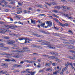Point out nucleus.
Segmentation results:
<instances>
[{
    "label": "nucleus",
    "instance_id": "obj_1",
    "mask_svg": "<svg viewBox=\"0 0 75 75\" xmlns=\"http://www.w3.org/2000/svg\"><path fill=\"white\" fill-rule=\"evenodd\" d=\"M38 22L39 23H40V26H41V27H43L44 28V25H45V23H42L41 22V21H40V20H39ZM46 24H47V26H45V28H47V27H51L52 26V22H51V21H47L46 22Z\"/></svg>",
    "mask_w": 75,
    "mask_h": 75
},
{
    "label": "nucleus",
    "instance_id": "obj_2",
    "mask_svg": "<svg viewBox=\"0 0 75 75\" xmlns=\"http://www.w3.org/2000/svg\"><path fill=\"white\" fill-rule=\"evenodd\" d=\"M39 42H42V43L41 44L42 45H49L48 47H49V48H52V49H55V47H52L51 45L49 44H50V42H48L45 41L44 40H40L39 41Z\"/></svg>",
    "mask_w": 75,
    "mask_h": 75
},
{
    "label": "nucleus",
    "instance_id": "obj_3",
    "mask_svg": "<svg viewBox=\"0 0 75 75\" xmlns=\"http://www.w3.org/2000/svg\"><path fill=\"white\" fill-rule=\"evenodd\" d=\"M1 30H0V33H2V34H4L5 32H8V30H6L5 29H1Z\"/></svg>",
    "mask_w": 75,
    "mask_h": 75
},
{
    "label": "nucleus",
    "instance_id": "obj_4",
    "mask_svg": "<svg viewBox=\"0 0 75 75\" xmlns=\"http://www.w3.org/2000/svg\"><path fill=\"white\" fill-rule=\"evenodd\" d=\"M15 41L11 40L9 41V42H7L6 44L10 45V44H14V43H15Z\"/></svg>",
    "mask_w": 75,
    "mask_h": 75
},
{
    "label": "nucleus",
    "instance_id": "obj_5",
    "mask_svg": "<svg viewBox=\"0 0 75 75\" xmlns=\"http://www.w3.org/2000/svg\"><path fill=\"white\" fill-rule=\"evenodd\" d=\"M6 27H9V28H11L12 29H13V30H16L15 28H14V26H10L9 25H6Z\"/></svg>",
    "mask_w": 75,
    "mask_h": 75
},
{
    "label": "nucleus",
    "instance_id": "obj_6",
    "mask_svg": "<svg viewBox=\"0 0 75 75\" xmlns=\"http://www.w3.org/2000/svg\"><path fill=\"white\" fill-rule=\"evenodd\" d=\"M67 65H71L72 69H74V67H73V65H73L72 64L69 63V62H67Z\"/></svg>",
    "mask_w": 75,
    "mask_h": 75
},
{
    "label": "nucleus",
    "instance_id": "obj_7",
    "mask_svg": "<svg viewBox=\"0 0 75 75\" xmlns=\"http://www.w3.org/2000/svg\"><path fill=\"white\" fill-rule=\"evenodd\" d=\"M25 51V50L23 51H19L18 50H13V52H24Z\"/></svg>",
    "mask_w": 75,
    "mask_h": 75
},
{
    "label": "nucleus",
    "instance_id": "obj_8",
    "mask_svg": "<svg viewBox=\"0 0 75 75\" xmlns=\"http://www.w3.org/2000/svg\"><path fill=\"white\" fill-rule=\"evenodd\" d=\"M34 35H35V36H37V37H41L42 38V37H44V36L42 35H39L37 34H35Z\"/></svg>",
    "mask_w": 75,
    "mask_h": 75
},
{
    "label": "nucleus",
    "instance_id": "obj_9",
    "mask_svg": "<svg viewBox=\"0 0 75 75\" xmlns=\"http://www.w3.org/2000/svg\"><path fill=\"white\" fill-rule=\"evenodd\" d=\"M31 21V23L32 24H35V20H33L31 19H30Z\"/></svg>",
    "mask_w": 75,
    "mask_h": 75
},
{
    "label": "nucleus",
    "instance_id": "obj_10",
    "mask_svg": "<svg viewBox=\"0 0 75 75\" xmlns=\"http://www.w3.org/2000/svg\"><path fill=\"white\" fill-rule=\"evenodd\" d=\"M40 32H41V33H43V34H47L48 33H47V32L44 31L43 30H40Z\"/></svg>",
    "mask_w": 75,
    "mask_h": 75
},
{
    "label": "nucleus",
    "instance_id": "obj_11",
    "mask_svg": "<svg viewBox=\"0 0 75 75\" xmlns=\"http://www.w3.org/2000/svg\"><path fill=\"white\" fill-rule=\"evenodd\" d=\"M52 11L53 13H58V11L56 10H52Z\"/></svg>",
    "mask_w": 75,
    "mask_h": 75
},
{
    "label": "nucleus",
    "instance_id": "obj_12",
    "mask_svg": "<svg viewBox=\"0 0 75 75\" xmlns=\"http://www.w3.org/2000/svg\"><path fill=\"white\" fill-rule=\"evenodd\" d=\"M5 44L2 43H0V47H3L5 45Z\"/></svg>",
    "mask_w": 75,
    "mask_h": 75
},
{
    "label": "nucleus",
    "instance_id": "obj_13",
    "mask_svg": "<svg viewBox=\"0 0 75 75\" xmlns=\"http://www.w3.org/2000/svg\"><path fill=\"white\" fill-rule=\"evenodd\" d=\"M50 63H45V66L46 67H47V66H48V67H50Z\"/></svg>",
    "mask_w": 75,
    "mask_h": 75
},
{
    "label": "nucleus",
    "instance_id": "obj_14",
    "mask_svg": "<svg viewBox=\"0 0 75 75\" xmlns=\"http://www.w3.org/2000/svg\"><path fill=\"white\" fill-rule=\"evenodd\" d=\"M2 65L5 68L7 67V64H3Z\"/></svg>",
    "mask_w": 75,
    "mask_h": 75
},
{
    "label": "nucleus",
    "instance_id": "obj_15",
    "mask_svg": "<svg viewBox=\"0 0 75 75\" xmlns=\"http://www.w3.org/2000/svg\"><path fill=\"white\" fill-rule=\"evenodd\" d=\"M52 16H54V17H56V18H59V16H57V15L54 14H52Z\"/></svg>",
    "mask_w": 75,
    "mask_h": 75
},
{
    "label": "nucleus",
    "instance_id": "obj_16",
    "mask_svg": "<svg viewBox=\"0 0 75 75\" xmlns=\"http://www.w3.org/2000/svg\"><path fill=\"white\" fill-rule=\"evenodd\" d=\"M54 20L55 21H56V22H57V23H58L59 22V21L57 19L54 18Z\"/></svg>",
    "mask_w": 75,
    "mask_h": 75
},
{
    "label": "nucleus",
    "instance_id": "obj_17",
    "mask_svg": "<svg viewBox=\"0 0 75 75\" xmlns=\"http://www.w3.org/2000/svg\"><path fill=\"white\" fill-rule=\"evenodd\" d=\"M64 71H65V69L63 68L62 70V72L60 73L61 75H62L63 74V72H64Z\"/></svg>",
    "mask_w": 75,
    "mask_h": 75
},
{
    "label": "nucleus",
    "instance_id": "obj_18",
    "mask_svg": "<svg viewBox=\"0 0 75 75\" xmlns=\"http://www.w3.org/2000/svg\"><path fill=\"white\" fill-rule=\"evenodd\" d=\"M58 23L59 24V25H61V26H62V27H64V24H62V23H60V22H59Z\"/></svg>",
    "mask_w": 75,
    "mask_h": 75
},
{
    "label": "nucleus",
    "instance_id": "obj_19",
    "mask_svg": "<svg viewBox=\"0 0 75 75\" xmlns=\"http://www.w3.org/2000/svg\"><path fill=\"white\" fill-rule=\"evenodd\" d=\"M19 40H20V41H22V40H25V38H20L18 39Z\"/></svg>",
    "mask_w": 75,
    "mask_h": 75
},
{
    "label": "nucleus",
    "instance_id": "obj_20",
    "mask_svg": "<svg viewBox=\"0 0 75 75\" xmlns=\"http://www.w3.org/2000/svg\"><path fill=\"white\" fill-rule=\"evenodd\" d=\"M2 55H8L9 54H7L6 53L3 52L2 53Z\"/></svg>",
    "mask_w": 75,
    "mask_h": 75
},
{
    "label": "nucleus",
    "instance_id": "obj_21",
    "mask_svg": "<svg viewBox=\"0 0 75 75\" xmlns=\"http://www.w3.org/2000/svg\"><path fill=\"white\" fill-rule=\"evenodd\" d=\"M5 61H7L8 62H10L11 61V60L9 59H6L4 60Z\"/></svg>",
    "mask_w": 75,
    "mask_h": 75
},
{
    "label": "nucleus",
    "instance_id": "obj_22",
    "mask_svg": "<svg viewBox=\"0 0 75 75\" xmlns=\"http://www.w3.org/2000/svg\"><path fill=\"white\" fill-rule=\"evenodd\" d=\"M3 38L6 39H9V37H4V38Z\"/></svg>",
    "mask_w": 75,
    "mask_h": 75
},
{
    "label": "nucleus",
    "instance_id": "obj_23",
    "mask_svg": "<svg viewBox=\"0 0 75 75\" xmlns=\"http://www.w3.org/2000/svg\"><path fill=\"white\" fill-rule=\"evenodd\" d=\"M64 26H66V27H68V24L67 23H66L65 24H64Z\"/></svg>",
    "mask_w": 75,
    "mask_h": 75
},
{
    "label": "nucleus",
    "instance_id": "obj_24",
    "mask_svg": "<svg viewBox=\"0 0 75 75\" xmlns=\"http://www.w3.org/2000/svg\"><path fill=\"white\" fill-rule=\"evenodd\" d=\"M34 61H29V63L30 64H33V63L34 62Z\"/></svg>",
    "mask_w": 75,
    "mask_h": 75
},
{
    "label": "nucleus",
    "instance_id": "obj_25",
    "mask_svg": "<svg viewBox=\"0 0 75 75\" xmlns=\"http://www.w3.org/2000/svg\"><path fill=\"white\" fill-rule=\"evenodd\" d=\"M16 37H20L21 36V35H18V34H15V36Z\"/></svg>",
    "mask_w": 75,
    "mask_h": 75
},
{
    "label": "nucleus",
    "instance_id": "obj_26",
    "mask_svg": "<svg viewBox=\"0 0 75 75\" xmlns=\"http://www.w3.org/2000/svg\"><path fill=\"white\" fill-rule=\"evenodd\" d=\"M68 18L70 19V20H73L74 19V18L72 17H68Z\"/></svg>",
    "mask_w": 75,
    "mask_h": 75
},
{
    "label": "nucleus",
    "instance_id": "obj_27",
    "mask_svg": "<svg viewBox=\"0 0 75 75\" xmlns=\"http://www.w3.org/2000/svg\"><path fill=\"white\" fill-rule=\"evenodd\" d=\"M72 46H70L69 45L68 46V48H69V49H71V48H72Z\"/></svg>",
    "mask_w": 75,
    "mask_h": 75
},
{
    "label": "nucleus",
    "instance_id": "obj_28",
    "mask_svg": "<svg viewBox=\"0 0 75 75\" xmlns=\"http://www.w3.org/2000/svg\"><path fill=\"white\" fill-rule=\"evenodd\" d=\"M63 6H58V9H59V8H62Z\"/></svg>",
    "mask_w": 75,
    "mask_h": 75
},
{
    "label": "nucleus",
    "instance_id": "obj_29",
    "mask_svg": "<svg viewBox=\"0 0 75 75\" xmlns=\"http://www.w3.org/2000/svg\"><path fill=\"white\" fill-rule=\"evenodd\" d=\"M13 57H14L15 58H19L20 57V56L18 55L17 56H14Z\"/></svg>",
    "mask_w": 75,
    "mask_h": 75
},
{
    "label": "nucleus",
    "instance_id": "obj_30",
    "mask_svg": "<svg viewBox=\"0 0 75 75\" xmlns=\"http://www.w3.org/2000/svg\"><path fill=\"white\" fill-rule=\"evenodd\" d=\"M38 7H40V8H42V5H38Z\"/></svg>",
    "mask_w": 75,
    "mask_h": 75
},
{
    "label": "nucleus",
    "instance_id": "obj_31",
    "mask_svg": "<svg viewBox=\"0 0 75 75\" xmlns=\"http://www.w3.org/2000/svg\"><path fill=\"white\" fill-rule=\"evenodd\" d=\"M54 8H55V9H58V6H55L54 7Z\"/></svg>",
    "mask_w": 75,
    "mask_h": 75
},
{
    "label": "nucleus",
    "instance_id": "obj_32",
    "mask_svg": "<svg viewBox=\"0 0 75 75\" xmlns=\"http://www.w3.org/2000/svg\"><path fill=\"white\" fill-rule=\"evenodd\" d=\"M64 17H68V14H64Z\"/></svg>",
    "mask_w": 75,
    "mask_h": 75
},
{
    "label": "nucleus",
    "instance_id": "obj_33",
    "mask_svg": "<svg viewBox=\"0 0 75 75\" xmlns=\"http://www.w3.org/2000/svg\"><path fill=\"white\" fill-rule=\"evenodd\" d=\"M26 40H27L28 41H32V40L31 39H28V38H27L26 39Z\"/></svg>",
    "mask_w": 75,
    "mask_h": 75
},
{
    "label": "nucleus",
    "instance_id": "obj_34",
    "mask_svg": "<svg viewBox=\"0 0 75 75\" xmlns=\"http://www.w3.org/2000/svg\"><path fill=\"white\" fill-rule=\"evenodd\" d=\"M71 48V49H72L73 50H75V47H74V46H72L71 48Z\"/></svg>",
    "mask_w": 75,
    "mask_h": 75
},
{
    "label": "nucleus",
    "instance_id": "obj_35",
    "mask_svg": "<svg viewBox=\"0 0 75 75\" xmlns=\"http://www.w3.org/2000/svg\"><path fill=\"white\" fill-rule=\"evenodd\" d=\"M4 3L5 4H7L8 3V2L5 1H4Z\"/></svg>",
    "mask_w": 75,
    "mask_h": 75
},
{
    "label": "nucleus",
    "instance_id": "obj_36",
    "mask_svg": "<svg viewBox=\"0 0 75 75\" xmlns=\"http://www.w3.org/2000/svg\"><path fill=\"white\" fill-rule=\"evenodd\" d=\"M23 49L24 50H28V47H23Z\"/></svg>",
    "mask_w": 75,
    "mask_h": 75
},
{
    "label": "nucleus",
    "instance_id": "obj_37",
    "mask_svg": "<svg viewBox=\"0 0 75 75\" xmlns=\"http://www.w3.org/2000/svg\"><path fill=\"white\" fill-rule=\"evenodd\" d=\"M57 64H55V63H52V65H53V66H55L56 65H57Z\"/></svg>",
    "mask_w": 75,
    "mask_h": 75
},
{
    "label": "nucleus",
    "instance_id": "obj_38",
    "mask_svg": "<svg viewBox=\"0 0 75 75\" xmlns=\"http://www.w3.org/2000/svg\"><path fill=\"white\" fill-rule=\"evenodd\" d=\"M18 4L19 6H22V4H21L20 3L18 2Z\"/></svg>",
    "mask_w": 75,
    "mask_h": 75
},
{
    "label": "nucleus",
    "instance_id": "obj_39",
    "mask_svg": "<svg viewBox=\"0 0 75 75\" xmlns=\"http://www.w3.org/2000/svg\"><path fill=\"white\" fill-rule=\"evenodd\" d=\"M70 52H72V53H74V54H75V51H70Z\"/></svg>",
    "mask_w": 75,
    "mask_h": 75
},
{
    "label": "nucleus",
    "instance_id": "obj_40",
    "mask_svg": "<svg viewBox=\"0 0 75 75\" xmlns=\"http://www.w3.org/2000/svg\"><path fill=\"white\" fill-rule=\"evenodd\" d=\"M69 58H70V59H74V58H73L72 57H69Z\"/></svg>",
    "mask_w": 75,
    "mask_h": 75
},
{
    "label": "nucleus",
    "instance_id": "obj_41",
    "mask_svg": "<svg viewBox=\"0 0 75 75\" xmlns=\"http://www.w3.org/2000/svg\"><path fill=\"white\" fill-rule=\"evenodd\" d=\"M3 49L4 50H7V49H8V48L7 47H4Z\"/></svg>",
    "mask_w": 75,
    "mask_h": 75
},
{
    "label": "nucleus",
    "instance_id": "obj_42",
    "mask_svg": "<svg viewBox=\"0 0 75 75\" xmlns=\"http://www.w3.org/2000/svg\"><path fill=\"white\" fill-rule=\"evenodd\" d=\"M50 58H51L52 59H54V57L50 56Z\"/></svg>",
    "mask_w": 75,
    "mask_h": 75
},
{
    "label": "nucleus",
    "instance_id": "obj_43",
    "mask_svg": "<svg viewBox=\"0 0 75 75\" xmlns=\"http://www.w3.org/2000/svg\"><path fill=\"white\" fill-rule=\"evenodd\" d=\"M9 35H13V36H15V34H14L13 33H12L11 34H9Z\"/></svg>",
    "mask_w": 75,
    "mask_h": 75
},
{
    "label": "nucleus",
    "instance_id": "obj_44",
    "mask_svg": "<svg viewBox=\"0 0 75 75\" xmlns=\"http://www.w3.org/2000/svg\"><path fill=\"white\" fill-rule=\"evenodd\" d=\"M53 74H54V75H56V74H57V71H56L55 72H53Z\"/></svg>",
    "mask_w": 75,
    "mask_h": 75
},
{
    "label": "nucleus",
    "instance_id": "obj_45",
    "mask_svg": "<svg viewBox=\"0 0 75 75\" xmlns=\"http://www.w3.org/2000/svg\"><path fill=\"white\" fill-rule=\"evenodd\" d=\"M35 72H32L31 74V75H34V74H35Z\"/></svg>",
    "mask_w": 75,
    "mask_h": 75
},
{
    "label": "nucleus",
    "instance_id": "obj_46",
    "mask_svg": "<svg viewBox=\"0 0 75 75\" xmlns=\"http://www.w3.org/2000/svg\"><path fill=\"white\" fill-rule=\"evenodd\" d=\"M54 28L55 29H56V30H59V28H57V27H55V26H54Z\"/></svg>",
    "mask_w": 75,
    "mask_h": 75
},
{
    "label": "nucleus",
    "instance_id": "obj_47",
    "mask_svg": "<svg viewBox=\"0 0 75 75\" xmlns=\"http://www.w3.org/2000/svg\"><path fill=\"white\" fill-rule=\"evenodd\" d=\"M68 32L70 33H71V34H72V31H71V30H69L68 31Z\"/></svg>",
    "mask_w": 75,
    "mask_h": 75
},
{
    "label": "nucleus",
    "instance_id": "obj_48",
    "mask_svg": "<svg viewBox=\"0 0 75 75\" xmlns=\"http://www.w3.org/2000/svg\"><path fill=\"white\" fill-rule=\"evenodd\" d=\"M17 10H21V8H19L17 9Z\"/></svg>",
    "mask_w": 75,
    "mask_h": 75
},
{
    "label": "nucleus",
    "instance_id": "obj_49",
    "mask_svg": "<svg viewBox=\"0 0 75 75\" xmlns=\"http://www.w3.org/2000/svg\"><path fill=\"white\" fill-rule=\"evenodd\" d=\"M62 8H64V9H66V6H62Z\"/></svg>",
    "mask_w": 75,
    "mask_h": 75
},
{
    "label": "nucleus",
    "instance_id": "obj_50",
    "mask_svg": "<svg viewBox=\"0 0 75 75\" xmlns=\"http://www.w3.org/2000/svg\"><path fill=\"white\" fill-rule=\"evenodd\" d=\"M41 67V65H38L37 66V67L38 68H40V67Z\"/></svg>",
    "mask_w": 75,
    "mask_h": 75
},
{
    "label": "nucleus",
    "instance_id": "obj_51",
    "mask_svg": "<svg viewBox=\"0 0 75 75\" xmlns=\"http://www.w3.org/2000/svg\"><path fill=\"white\" fill-rule=\"evenodd\" d=\"M12 61H13V62H16V60L13 59L12 60Z\"/></svg>",
    "mask_w": 75,
    "mask_h": 75
},
{
    "label": "nucleus",
    "instance_id": "obj_52",
    "mask_svg": "<svg viewBox=\"0 0 75 75\" xmlns=\"http://www.w3.org/2000/svg\"><path fill=\"white\" fill-rule=\"evenodd\" d=\"M56 61L58 62H61V60H59L58 59L56 60Z\"/></svg>",
    "mask_w": 75,
    "mask_h": 75
},
{
    "label": "nucleus",
    "instance_id": "obj_53",
    "mask_svg": "<svg viewBox=\"0 0 75 75\" xmlns=\"http://www.w3.org/2000/svg\"><path fill=\"white\" fill-rule=\"evenodd\" d=\"M50 68L47 69H46V71H50Z\"/></svg>",
    "mask_w": 75,
    "mask_h": 75
},
{
    "label": "nucleus",
    "instance_id": "obj_54",
    "mask_svg": "<svg viewBox=\"0 0 75 75\" xmlns=\"http://www.w3.org/2000/svg\"><path fill=\"white\" fill-rule=\"evenodd\" d=\"M16 66H17V67H18V68L20 67H21V66L20 65H18L17 64Z\"/></svg>",
    "mask_w": 75,
    "mask_h": 75
},
{
    "label": "nucleus",
    "instance_id": "obj_55",
    "mask_svg": "<svg viewBox=\"0 0 75 75\" xmlns=\"http://www.w3.org/2000/svg\"><path fill=\"white\" fill-rule=\"evenodd\" d=\"M6 73H7V71H5L4 72H2V74H6Z\"/></svg>",
    "mask_w": 75,
    "mask_h": 75
},
{
    "label": "nucleus",
    "instance_id": "obj_56",
    "mask_svg": "<svg viewBox=\"0 0 75 75\" xmlns=\"http://www.w3.org/2000/svg\"><path fill=\"white\" fill-rule=\"evenodd\" d=\"M0 24H4V22H2L0 23Z\"/></svg>",
    "mask_w": 75,
    "mask_h": 75
},
{
    "label": "nucleus",
    "instance_id": "obj_57",
    "mask_svg": "<svg viewBox=\"0 0 75 75\" xmlns=\"http://www.w3.org/2000/svg\"><path fill=\"white\" fill-rule=\"evenodd\" d=\"M7 7H8L9 8H11V6L10 5L7 6Z\"/></svg>",
    "mask_w": 75,
    "mask_h": 75
},
{
    "label": "nucleus",
    "instance_id": "obj_58",
    "mask_svg": "<svg viewBox=\"0 0 75 75\" xmlns=\"http://www.w3.org/2000/svg\"><path fill=\"white\" fill-rule=\"evenodd\" d=\"M10 21H13V20L11 18H10Z\"/></svg>",
    "mask_w": 75,
    "mask_h": 75
},
{
    "label": "nucleus",
    "instance_id": "obj_59",
    "mask_svg": "<svg viewBox=\"0 0 75 75\" xmlns=\"http://www.w3.org/2000/svg\"><path fill=\"white\" fill-rule=\"evenodd\" d=\"M25 72V71H22L21 72V74H24Z\"/></svg>",
    "mask_w": 75,
    "mask_h": 75
},
{
    "label": "nucleus",
    "instance_id": "obj_60",
    "mask_svg": "<svg viewBox=\"0 0 75 75\" xmlns=\"http://www.w3.org/2000/svg\"><path fill=\"white\" fill-rule=\"evenodd\" d=\"M16 17L17 18H19V19H20L21 18V17L18 16H16Z\"/></svg>",
    "mask_w": 75,
    "mask_h": 75
},
{
    "label": "nucleus",
    "instance_id": "obj_61",
    "mask_svg": "<svg viewBox=\"0 0 75 75\" xmlns=\"http://www.w3.org/2000/svg\"><path fill=\"white\" fill-rule=\"evenodd\" d=\"M23 12L24 13H27V11L25 10Z\"/></svg>",
    "mask_w": 75,
    "mask_h": 75
},
{
    "label": "nucleus",
    "instance_id": "obj_62",
    "mask_svg": "<svg viewBox=\"0 0 75 75\" xmlns=\"http://www.w3.org/2000/svg\"><path fill=\"white\" fill-rule=\"evenodd\" d=\"M29 61H29V60H26V61H25V62H26L29 63Z\"/></svg>",
    "mask_w": 75,
    "mask_h": 75
},
{
    "label": "nucleus",
    "instance_id": "obj_63",
    "mask_svg": "<svg viewBox=\"0 0 75 75\" xmlns=\"http://www.w3.org/2000/svg\"><path fill=\"white\" fill-rule=\"evenodd\" d=\"M5 11H6V12H7V11H8V10L7 9H5Z\"/></svg>",
    "mask_w": 75,
    "mask_h": 75
},
{
    "label": "nucleus",
    "instance_id": "obj_64",
    "mask_svg": "<svg viewBox=\"0 0 75 75\" xmlns=\"http://www.w3.org/2000/svg\"><path fill=\"white\" fill-rule=\"evenodd\" d=\"M17 64H14L13 66L14 67H16V66H17Z\"/></svg>",
    "mask_w": 75,
    "mask_h": 75
}]
</instances>
